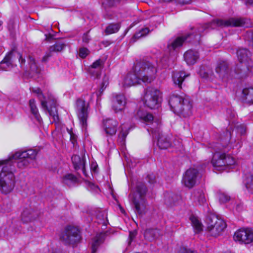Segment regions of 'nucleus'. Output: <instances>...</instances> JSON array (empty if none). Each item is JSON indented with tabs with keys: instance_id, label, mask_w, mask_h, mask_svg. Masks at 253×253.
<instances>
[{
	"instance_id": "nucleus-1",
	"label": "nucleus",
	"mask_w": 253,
	"mask_h": 253,
	"mask_svg": "<svg viewBox=\"0 0 253 253\" xmlns=\"http://www.w3.org/2000/svg\"><path fill=\"white\" fill-rule=\"evenodd\" d=\"M157 68L156 64L143 59L135 64L133 73L127 74L124 80V86L129 87L142 83L149 84L156 77Z\"/></svg>"
},
{
	"instance_id": "nucleus-2",
	"label": "nucleus",
	"mask_w": 253,
	"mask_h": 253,
	"mask_svg": "<svg viewBox=\"0 0 253 253\" xmlns=\"http://www.w3.org/2000/svg\"><path fill=\"white\" fill-rule=\"evenodd\" d=\"M169 105L175 113L187 117L192 114V105L187 97L173 94L169 99Z\"/></svg>"
},
{
	"instance_id": "nucleus-3",
	"label": "nucleus",
	"mask_w": 253,
	"mask_h": 253,
	"mask_svg": "<svg viewBox=\"0 0 253 253\" xmlns=\"http://www.w3.org/2000/svg\"><path fill=\"white\" fill-rule=\"evenodd\" d=\"M3 166L0 172V191L4 194L10 193L15 185V177L12 171V165L9 161Z\"/></svg>"
},
{
	"instance_id": "nucleus-4",
	"label": "nucleus",
	"mask_w": 253,
	"mask_h": 253,
	"mask_svg": "<svg viewBox=\"0 0 253 253\" xmlns=\"http://www.w3.org/2000/svg\"><path fill=\"white\" fill-rule=\"evenodd\" d=\"M147 192L145 185L142 183H138L136 187V192L133 195L132 202L135 212L142 215L145 212L146 207L145 196Z\"/></svg>"
},
{
	"instance_id": "nucleus-5",
	"label": "nucleus",
	"mask_w": 253,
	"mask_h": 253,
	"mask_svg": "<svg viewBox=\"0 0 253 253\" xmlns=\"http://www.w3.org/2000/svg\"><path fill=\"white\" fill-rule=\"evenodd\" d=\"M215 72L219 79L224 83H228L236 78H240V72L230 69L228 64L225 61L217 62L215 67Z\"/></svg>"
},
{
	"instance_id": "nucleus-6",
	"label": "nucleus",
	"mask_w": 253,
	"mask_h": 253,
	"mask_svg": "<svg viewBox=\"0 0 253 253\" xmlns=\"http://www.w3.org/2000/svg\"><path fill=\"white\" fill-rule=\"evenodd\" d=\"M204 30L203 28L199 29L195 33L194 32L190 33L187 34L184 36L178 37L169 43L168 44V48L170 51L175 50L177 48L181 46L184 42H197L199 43L201 38V33Z\"/></svg>"
},
{
	"instance_id": "nucleus-7",
	"label": "nucleus",
	"mask_w": 253,
	"mask_h": 253,
	"mask_svg": "<svg viewBox=\"0 0 253 253\" xmlns=\"http://www.w3.org/2000/svg\"><path fill=\"white\" fill-rule=\"evenodd\" d=\"M207 229L214 237L220 235L226 227L225 221L215 215H209L206 219Z\"/></svg>"
},
{
	"instance_id": "nucleus-8",
	"label": "nucleus",
	"mask_w": 253,
	"mask_h": 253,
	"mask_svg": "<svg viewBox=\"0 0 253 253\" xmlns=\"http://www.w3.org/2000/svg\"><path fill=\"white\" fill-rule=\"evenodd\" d=\"M37 152L35 150L29 149L22 152H16L13 156L14 159L17 160L18 168L23 169L28 167L36 159Z\"/></svg>"
},
{
	"instance_id": "nucleus-9",
	"label": "nucleus",
	"mask_w": 253,
	"mask_h": 253,
	"mask_svg": "<svg viewBox=\"0 0 253 253\" xmlns=\"http://www.w3.org/2000/svg\"><path fill=\"white\" fill-rule=\"evenodd\" d=\"M144 103L148 108L153 109L157 108L162 100L161 92L157 89L148 88L144 97Z\"/></svg>"
},
{
	"instance_id": "nucleus-10",
	"label": "nucleus",
	"mask_w": 253,
	"mask_h": 253,
	"mask_svg": "<svg viewBox=\"0 0 253 253\" xmlns=\"http://www.w3.org/2000/svg\"><path fill=\"white\" fill-rule=\"evenodd\" d=\"M80 239L81 236L78 229L71 226L66 227L60 235V241L65 245L76 244Z\"/></svg>"
},
{
	"instance_id": "nucleus-11",
	"label": "nucleus",
	"mask_w": 253,
	"mask_h": 253,
	"mask_svg": "<svg viewBox=\"0 0 253 253\" xmlns=\"http://www.w3.org/2000/svg\"><path fill=\"white\" fill-rule=\"evenodd\" d=\"M89 103L81 98L76 102V110L80 123L83 128L86 129L87 119L88 117Z\"/></svg>"
},
{
	"instance_id": "nucleus-12",
	"label": "nucleus",
	"mask_w": 253,
	"mask_h": 253,
	"mask_svg": "<svg viewBox=\"0 0 253 253\" xmlns=\"http://www.w3.org/2000/svg\"><path fill=\"white\" fill-rule=\"evenodd\" d=\"M199 176V171L196 169L190 168L183 174L182 182L186 187L191 188L196 185Z\"/></svg>"
},
{
	"instance_id": "nucleus-13",
	"label": "nucleus",
	"mask_w": 253,
	"mask_h": 253,
	"mask_svg": "<svg viewBox=\"0 0 253 253\" xmlns=\"http://www.w3.org/2000/svg\"><path fill=\"white\" fill-rule=\"evenodd\" d=\"M235 241L245 244H250L253 241V231L250 228L240 229L234 235Z\"/></svg>"
},
{
	"instance_id": "nucleus-14",
	"label": "nucleus",
	"mask_w": 253,
	"mask_h": 253,
	"mask_svg": "<svg viewBox=\"0 0 253 253\" xmlns=\"http://www.w3.org/2000/svg\"><path fill=\"white\" fill-rule=\"evenodd\" d=\"M218 26L241 27L244 26L245 20L241 18H231L226 20L218 19L215 21Z\"/></svg>"
},
{
	"instance_id": "nucleus-15",
	"label": "nucleus",
	"mask_w": 253,
	"mask_h": 253,
	"mask_svg": "<svg viewBox=\"0 0 253 253\" xmlns=\"http://www.w3.org/2000/svg\"><path fill=\"white\" fill-rule=\"evenodd\" d=\"M126 104V99L123 94L115 95L112 99V107L116 113L123 110Z\"/></svg>"
},
{
	"instance_id": "nucleus-16",
	"label": "nucleus",
	"mask_w": 253,
	"mask_h": 253,
	"mask_svg": "<svg viewBox=\"0 0 253 253\" xmlns=\"http://www.w3.org/2000/svg\"><path fill=\"white\" fill-rule=\"evenodd\" d=\"M211 163L217 170L225 169H226L225 154H220L218 152H216L213 156Z\"/></svg>"
},
{
	"instance_id": "nucleus-17",
	"label": "nucleus",
	"mask_w": 253,
	"mask_h": 253,
	"mask_svg": "<svg viewBox=\"0 0 253 253\" xmlns=\"http://www.w3.org/2000/svg\"><path fill=\"white\" fill-rule=\"evenodd\" d=\"M118 123L113 119H106L104 122V129L106 133L112 136L116 134L117 132Z\"/></svg>"
},
{
	"instance_id": "nucleus-18",
	"label": "nucleus",
	"mask_w": 253,
	"mask_h": 253,
	"mask_svg": "<svg viewBox=\"0 0 253 253\" xmlns=\"http://www.w3.org/2000/svg\"><path fill=\"white\" fill-rule=\"evenodd\" d=\"M103 62L101 59L95 61L89 68V72L93 76L98 78L103 68Z\"/></svg>"
},
{
	"instance_id": "nucleus-19",
	"label": "nucleus",
	"mask_w": 253,
	"mask_h": 253,
	"mask_svg": "<svg viewBox=\"0 0 253 253\" xmlns=\"http://www.w3.org/2000/svg\"><path fill=\"white\" fill-rule=\"evenodd\" d=\"M184 58L187 64L193 65L199 59V54L196 51L189 50L184 53Z\"/></svg>"
},
{
	"instance_id": "nucleus-20",
	"label": "nucleus",
	"mask_w": 253,
	"mask_h": 253,
	"mask_svg": "<svg viewBox=\"0 0 253 253\" xmlns=\"http://www.w3.org/2000/svg\"><path fill=\"white\" fill-rule=\"evenodd\" d=\"M72 161L76 169H81L84 175L86 176L85 169V160L78 155H74L72 157Z\"/></svg>"
},
{
	"instance_id": "nucleus-21",
	"label": "nucleus",
	"mask_w": 253,
	"mask_h": 253,
	"mask_svg": "<svg viewBox=\"0 0 253 253\" xmlns=\"http://www.w3.org/2000/svg\"><path fill=\"white\" fill-rule=\"evenodd\" d=\"M189 76L186 74L183 71H175L173 73L172 80L175 84L178 85L179 88H181V84L185 78Z\"/></svg>"
},
{
	"instance_id": "nucleus-22",
	"label": "nucleus",
	"mask_w": 253,
	"mask_h": 253,
	"mask_svg": "<svg viewBox=\"0 0 253 253\" xmlns=\"http://www.w3.org/2000/svg\"><path fill=\"white\" fill-rule=\"evenodd\" d=\"M191 199L195 203L200 205H204L206 202L205 194L201 190H195L192 194Z\"/></svg>"
},
{
	"instance_id": "nucleus-23",
	"label": "nucleus",
	"mask_w": 253,
	"mask_h": 253,
	"mask_svg": "<svg viewBox=\"0 0 253 253\" xmlns=\"http://www.w3.org/2000/svg\"><path fill=\"white\" fill-rule=\"evenodd\" d=\"M237 55L241 63H248L250 60L251 52L246 48H240L237 51Z\"/></svg>"
},
{
	"instance_id": "nucleus-24",
	"label": "nucleus",
	"mask_w": 253,
	"mask_h": 253,
	"mask_svg": "<svg viewBox=\"0 0 253 253\" xmlns=\"http://www.w3.org/2000/svg\"><path fill=\"white\" fill-rule=\"evenodd\" d=\"M37 213L30 209L24 210L21 214L22 220L24 223H28L35 220Z\"/></svg>"
},
{
	"instance_id": "nucleus-25",
	"label": "nucleus",
	"mask_w": 253,
	"mask_h": 253,
	"mask_svg": "<svg viewBox=\"0 0 253 253\" xmlns=\"http://www.w3.org/2000/svg\"><path fill=\"white\" fill-rule=\"evenodd\" d=\"M242 98L247 103H253V88H245L242 91Z\"/></svg>"
},
{
	"instance_id": "nucleus-26",
	"label": "nucleus",
	"mask_w": 253,
	"mask_h": 253,
	"mask_svg": "<svg viewBox=\"0 0 253 253\" xmlns=\"http://www.w3.org/2000/svg\"><path fill=\"white\" fill-rule=\"evenodd\" d=\"M171 142L169 136L162 134L159 137L157 145L161 149H166L171 146Z\"/></svg>"
},
{
	"instance_id": "nucleus-27",
	"label": "nucleus",
	"mask_w": 253,
	"mask_h": 253,
	"mask_svg": "<svg viewBox=\"0 0 253 253\" xmlns=\"http://www.w3.org/2000/svg\"><path fill=\"white\" fill-rule=\"evenodd\" d=\"M104 241V235L102 234H97L93 239L91 244L92 253H95L98 247Z\"/></svg>"
},
{
	"instance_id": "nucleus-28",
	"label": "nucleus",
	"mask_w": 253,
	"mask_h": 253,
	"mask_svg": "<svg viewBox=\"0 0 253 253\" xmlns=\"http://www.w3.org/2000/svg\"><path fill=\"white\" fill-rule=\"evenodd\" d=\"M136 116L140 120L146 123H151L153 121L154 117L151 114L148 113L143 110H139Z\"/></svg>"
},
{
	"instance_id": "nucleus-29",
	"label": "nucleus",
	"mask_w": 253,
	"mask_h": 253,
	"mask_svg": "<svg viewBox=\"0 0 253 253\" xmlns=\"http://www.w3.org/2000/svg\"><path fill=\"white\" fill-rule=\"evenodd\" d=\"M28 63L31 73L39 74L40 73L41 69L38 66L35 58L32 55L29 56Z\"/></svg>"
},
{
	"instance_id": "nucleus-30",
	"label": "nucleus",
	"mask_w": 253,
	"mask_h": 253,
	"mask_svg": "<svg viewBox=\"0 0 253 253\" xmlns=\"http://www.w3.org/2000/svg\"><path fill=\"white\" fill-rule=\"evenodd\" d=\"M226 135L227 137L226 140L224 141L222 140V146L223 147L226 148L227 150L230 149L234 148L235 147L237 149L241 147V142L238 141L237 143L235 145H232L231 144L227 143V142H228L229 139L231 138V131L227 130L226 132Z\"/></svg>"
},
{
	"instance_id": "nucleus-31",
	"label": "nucleus",
	"mask_w": 253,
	"mask_h": 253,
	"mask_svg": "<svg viewBox=\"0 0 253 253\" xmlns=\"http://www.w3.org/2000/svg\"><path fill=\"white\" fill-rule=\"evenodd\" d=\"M29 106L31 113L34 116L36 119L40 122L42 118L39 113L38 109L36 106L35 100L33 99H30L29 101Z\"/></svg>"
},
{
	"instance_id": "nucleus-32",
	"label": "nucleus",
	"mask_w": 253,
	"mask_h": 253,
	"mask_svg": "<svg viewBox=\"0 0 253 253\" xmlns=\"http://www.w3.org/2000/svg\"><path fill=\"white\" fill-rule=\"evenodd\" d=\"M11 52L7 55L2 61L0 62V69L2 70H7L11 66Z\"/></svg>"
},
{
	"instance_id": "nucleus-33",
	"label": "nucleus",
	"mask_w": 253,
	"mask_h": 253,
	"mask_svg": "<svg viewBox=\"0 0 253 253\" xmlns=\"http://www.w3.org/2000/svg\"><path fill=\"white\" fill-rule=\"evenodd\" d=\"M190 219L196 233H199L203 230V225L197 217L191 216Z\"/></svg>"
},
{
	"instance_id": "nucleus-34",
	"label": "nucleus",
	"mask_w": 253,
	"mask_h": 253,
	"mask_svg": "<svg viewBox=\"0 0 253 253\" xmlns=\"http://www.w3.org/2000/svg\"><path fill=\"white\" fill-rule=\"evenodd\" d=\"M77 178L72 174H68L63 177V182L64 184L71 186L77 182Z\"/></svg>"
},
{
	"instance_id": "nucleus-35",
	"label": "nucleus",
	"mask_w": 253,
	"mask_h": 253,
	"mask_svg": "<svg viewBox=\"0 0 253 253\" xmlns=\"http://www.w3.org/2000/svg\"><path fill=\"white\" fill-rule=\"evenodd\" d=\"M120 27L121 25L120 23H112L106 28L105 32L106 35L115 33L119 31Z\"/></svg>"
},
{
	"instance_id": "nucleus-36",
	"label": "nucleus",
	"mask_w": 253,
	"mask_h": 253,
	"mask_svg": "<svg viewBox=\"0 0 253 253\" xmlns=\"http://www.w3.org/2000/svg\"><path fill=\"white\" fill-rule=\"evenodd\" d=\"M66 46L64 42L58 41L54 45L50 46L48 49L50 52H56L61 51Z\"/></svg>"
},
{
	"instance_id": "nucleus-37",
	"label": "nucleus",
	"mask_w": 253,
	"mask_h": 253,
	"mask_svg": "<svg viewBox=\"0 0 253 253\" xmlns=\"http://www.w3.org/2000/svg\"><path fill=\"white\" fill-rule=\"evenodd\" d=\"M159 231L157 229H148L144 233L145 237L148 240L151 241L157 238Z\"/></svg>"
},
{
	"instance_id": "nucleus-38",
	"label": "nucleus",
	"mask_w": 253,
	"mask_h": 253,
	"mask_svg": "<svg viewBox=\"0 0 253 253\" xmlns=\"http://www.w3.org/2000/svg\"><path fill=\"white\" fill-rule=\"evenodd\" d=\"M149 32V30L148 28L142 29L138 32L135 33L130 40V42H134L136 40L145 36Z\"/></svg>"
},
{
	"instance_id": "nucleus-39",
	"label": "nucleus",
	"mask_w": 253,
	"mask_h": 253,
	"mask_svg": "<svg viewBox=\"0 0 253 253\" xmlns=\"http://www.w3.org/2000/svg\"><path fill=\"white\" fill-rule=\"evenodd\" d=\"M47 102L46 100H42V105H42V107L44 110L48 111V112L49 114V115L53 117L54 120H57L58 119V117L56 114V113H57L56 111L55 110V111H54L51 108L49 109L47 107Z\"/></svg>"
},
{
	"instance_id": "nucleus-40",
	"label": "nucleus",
	"mask_w": 253,
	"mask_h": 253,
	"mask_svg": "<svg viewBox=\"0 0 253 253\" xmlns=\"http://www.w3.org/2000/svg\"><path fill=\"white\" fill-rule=\"evenodd\" d=\"M245 185L250 192L253 193V175L247 178Z\"/></svg>"
},
{
	"instance_id": "nucleus-41",
	"label": "nucleus",
	"mask_w": 253,
	"mask_h": 253,
	"mask_svg": "<svg viewBox=\"0 0 253 253\" xmlns=\"http://www.w3.org/2000/svg\"><path fill=\"white\" fill-rule=\"evenodd\" d=\"M235 160L232 157L225 154V163L226 169L229 166H232L235 164Z\"/></svg>"
},
{
	"instance_id": "nucleus-42",
	"label": "nucleus",
	"mask_w": 253,
	"mask_h": 253,
	"mask_svg": "<svg viewBox=\"0 0 253 253\" xmlns=\"http://www.w3.org/2000/svg\"><path fill=\"white\" fill-rule=\"evenodd\" d=\"M30 90L33 92H34L36 94H37L38 95V96L39 98V99L41 100V101L42 102V100H45V97L44 96V95H43L42 91H41V89L40 88H34V87H32V88H30Z\"/></svg>"
},
{
	"instance_id": "nucleus-43",
	"label": "nucleus",
	"mask_w": 253,
	"mask_h": 253,
	"mask_svg": "<svg viewBox=\"0 0 253 253\" xmlns=\"http://www.w3.org/2000/svg\"><path fill=\"white\" fill-rule=\"evenodd\" d=\"M120 2V0H103L102 3L108 7H113L117 5Z\"/></svg>"
},
{
	"instance_id": "nucleus-44",
	"label": "nucleus",
	"mask_w": 253,
	"mask_h": 253,
	"mask_svg": "<svg viewBox=\"0 0 253 253\" xmlns=\"http://www.w3.org/2000/svg\"><path fill=\"white\" fill-rule=\"evenodd\" d=\"M219 201L222 203H225L230 200V197L224 193H221L218 195Z\"/></svg>"
},
{
	"instance_id": "nucleus-45",
	"label": "nucleus",
	"mask_w": 253,
	"mask_h": 253,
	"mask_svg": "<svg viewBox=\"0 0 253 253\" xmlns=\"http://www.w3.org/2000/svg\"><path fill=\"white\" fill-rule=\"evenodd\" d=\"M199 74L201 77L203 78H207L209 77L211 72L207 71L206 68L203 67L200 68Z\"/></svg>"
},
{
	"instance_id": "nucleus-46",
	"label": "nucleus",
	"mask_w": 253,
	"mask_h": 253,
	"mask_svg": "<svg viewBox=\"0 0 253 253\" xmlns=\"http://www.w3.org/2000/svg\"><path fill=\"white\" fill-rule=\"evenodd\" d=\"M89 51L87 48L85 47L81 48L79 50V56L81 58H84L89 54Z\"/></svg>"
},
{
	"instance_id": "nucleus-47",
	"label": "nucleus",
	"mask_w": 253,
	"mask_h": 253,
	"mask_svg": "<svg viewBox=\"0 0 253 253\" xmlns=\"http://www.w3.org/2000/svg\"><path fill=\"white\" fill-rule=\"evenodd\" d=\"M147 179L150 183H154L156 181V177L153 173L149 174L147 175Z\"/></svg>"
},
{
	"instance_id": "nucleus-48",
	"label": "nucleus",
	"mask_w": 253,
	"mask_h": 253,
	"mask_svg": "<svg viewBox=\"0 0 253 253\" xmlns=\"http://www.w3.org/2000/svg\"><path fill=\"white\" fill-rule=\"evenodd\" d=\"M105 89V87H104L103 86H101V87L99 88V89L96 92L95 94L97 96V101H98L100 99V98Z\"/></svg>"
},
{
	"instance_id": "nucleus-49",
	"label": "nucleus",
	"mask_w": 253,
	"mask_h": 253,
	"mask_svg": "<svg viewBox=\"0 0 253 253\" xmlns=\"http://www.w3.org/2000/svg\"><path fill=\"white\" fill-rule=\"evenodd\" d=\"M90 40V36L88 35V33H84L82 38V41L84 43H88Z\"/></svg>"
},
{
	"instance_id": "nucleus-50",
	"label": "nucleus",
	"mask_w": 253,
	"mask_h": 253,
	"mask_svg": "<svg viewBox=\"0 0 253 253\" xmlns=\"http://www.w3.org/2000/svg\"><path fill=\"white\" fill-rule=\"evenodd\" d=\"M51 52H50L49 50H48V51L46 53L45 55L42 57V62H46L47 61L48 58L51 56Z\"/></svg>"
},
{
	"instance_id": "nucleus-51",
	"label": "nucleus",
	"mask_w": 253,
	"mask_h": 253,
	"mask_svg": "<svg viewBox=\"0 0 253 253\" xmlns=\"http://www.w3.org/2000/svg\"><path fill=\"white\" fill-rule=\"evenodd\" d=\"M178 253H197L196 252L187 249L186 248H181Z\"/></svg>"
},
{
	"instance_id": "nucleus-52",
	"label": "nucleus",
	"mask_w": 253,
	"mask_h": 253,
	"mask_svg": "<svg viewBox=\"0 0 253 253\" xmlns=\"http://www.w3.org/2000/svg\"><path fill=\"white\" fill-rule=\"evenodd\" d=\"M70 140L72 141V143L74 145L75 143L76 142V136L72 132H70Z\"/></svg>"
},
{
	"instance_id": "nucleus-53",
	"label": "nucleus",
	"mask_w": 253,
	"mask_h": 253,
	"mask_svg": "<svg viewBox=\"0 0 253 253\" xmlns=\"http://www.w3.org/2000/svg\"><path fill=\"white\" fill-rule=\"evenodd\" d=\"M126 135L127 133L126 132L121 131L119 134V137L122 139V141H124L126 136Z\"/></svg>"
},
{
	"instance_id": "nucleus-54",
	"label": "nucleus",
	"mask_w": 253,
	"mask_h": 253,
	"mask_svg": "<svg viewBox=\"0 0 253 253\" xmlns=\"http://www.w3.org/2000/svg\"><path fill=\"white\" fill-rule=\"evenodd\" d=\"M18 57L19 58V61L21 66H22V64L25 63V60L22 57V55L19 53H18Z\"/></svg>"
},
{
	"instance_id": "nucleus-55",
	"label": "nucleus",
	"mask_w": 253,
	"mask_h": 253,
	"mask_svg": "<svg viewBox=\"0 0 253 253\" xmlns=\"http://www.w3.org/2000/svg\"><path fill=\"white\" fill-rule=\"evenodd\" d=\"M136 236V233L135 232H130L129 234V238L130 241H131Z\"/></svg>"
},
{
	"instance_id": "nucleus-56",
	"label": "nucleus",
	"mask_w": 253,
	"mask_h": 253,
	"mask_svg": "<svg viewBox=\"0 0 253 253\" xmlns=\"http://www.w3.org/2000/svg\"><path fill=\"white\" fill-rule=\"evenodd\" d=\"M108 84V81L107 78H105L104 79L103 81L102 82L101 84V86H103L104 87H105L107 86Z\"/></svg>"
},
{
	"instance_id": "nucleus-57",
	"label": "nucleus",
	"mask_w": 253,
	"mask_h": 253,
	"mask_svg": "<svg viewBox=\"0 0 253 253\" xmlns=\"http://www.w3.org/2000/svg\"><path fill=\"white\" fill-rule=\"evenodd\" d=\"M179 3L184 4L189 3L192 0H177Z\"/></svg>"
},
{
	"instance_id": "nucleus-58",
	"label": "nucleus",
	"mask_w": 253,
	"mask_h": 253,
	"mask_svg": "<svg viewBox=\"0 0 253 253\" xmlns=\"http://www.w3.org/2000/svg\"><path fill=\"white\" fill-rule=\"evenodd\" d=\"M46 36V39L47 40H49L53 38V36L49 34V35H45Z\"/></svg>"
},
{
	"instance_id": "nucleus-59",
	"label": "nucleus",
	"mask_w": 253,
	"mask_h": 253,
	"mask_svg": "<svg viewBox=\"0 0 253 253\" xmlns=\"http://www.w3.org/2000/svg\"><path fill=\"white\" fill-rule=\"evenodd\" d=\"M97 168V166H96V165H95L94 167H93V166H92V165L91 166V169H92V170H93L94 172H95V171H96Z\"/></svg>"
},
{
	"instance_id": "nucleus-60",
	"label": "nucleus",
	"mask_w": 253,
	"mask_h": 253,
	"mask_svg": "<svg viewBox=\"0 0 253 253\" xmlns=\"http://www.w3.org/2000/svg\"><path fill=\"white\" fill-rule=\"evenodd\" d=\"M247 2L248 3L253 4V0H248Z\"/></svg>"
},
{
	"instance_id": "nucleus-61",
	"label": "nucleus",
	"mask_w": 253,
	"mask_h": 253,
	"mask_svg": "<svg viewBox=\"0 0 253 253\" xmlns=\"http://www.w3.org/2000/svg\"><path fill=\"white\" fill-rule=\"evenodd\" d=\"M52 253H61L59 251H55L53 252Z\"/></svg>"
},
{
	"instance_id": "nucleus-62",
	"label": "nucleus",
	"mask_w": 253,
	"mask_h": 253,
	"mask_svg": "<svg viewBox=\"0 0 253 253\" xmlns=\"http://www.w3.org/2000/svg\"><path fill=\"white\" fill-rule=\"evenodd\" d=\"M2 23H3L2 21L0 20V26H1L2 25Z\"/></svg>"
},
{
	"instance_id": "nucleus-63",
	"label": "nucleus",
	"mask_w": 253,
	"mask_h": 253,
	"mask_svg": "<svg viewBox=\"0 0 253 253\" xmlns=\"http://www.w3.org/2000/svg\"><path fill=\"white\" fill-rule=\"evenodd\" d=\"M122 212H124V210H122Z\"/></svg>"
}]
</instances>
